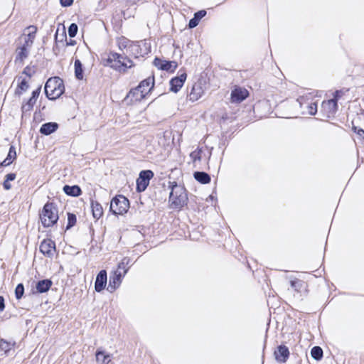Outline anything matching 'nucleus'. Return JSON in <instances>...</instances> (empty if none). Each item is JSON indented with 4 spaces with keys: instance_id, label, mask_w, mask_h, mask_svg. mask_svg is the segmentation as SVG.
<instances>
[{
    "instance_id": "nucleus-51",
    "label": "nucleus",
    "mask_w": 364,
    "mask_h": 364,
    "mask_svg": "<svg viewBox=\"0 0 364 364\" xmlns=\"http://www.w3.org/2000/svg\"><path fill=\"white\" fill-rule=\"evenodd\" d=\"M75 41H70V43H67V44H68V45H74V44H75Z\"/></svg>"
},
{
    "instance_id": "nucleus-2",
    "label": "nucleus",
    "mask_w": 364,
    "mask_h": 364,
    "mask_svg": "<svg viewBox=\"0 0 364 364\" xmlns=\"http://www.w3.org/2000/svg\"><path fill=\"white\" fill-rule=\"evenodd\" d=\"M171 191L169 195L171 207L175 209H181L187 203L188 196L185 188L178 185L176 182H169Z\"/></svg>"
},
{
    "instance_id": "nucleus-5",
    "label": "nucleus",
    "mask_w": 364,
    "mask_h": 364,
    "mask_svg": "<svg viewBox=\"0 0 364 364\" xmlns=\"http://www.w3.org/2000/svg\"><path fill=\"white\" fill-rule=\"evenodd\" d=\"M40 218L43 225L46 228L51 227L57 223L58 213L53 203H47L44 205Z\"/></svg>"
},
{
    "instance_id": "nucleus-48",
    "label": "nucleus",
    "mask_w": 364,
    "mask_h": 364,
    "mask_svg": "<svg viewBox=\"0 0 364 364\" xmlns=\"http://www.w3.org/2000/svg\"><path fill=\"white\" fill-rule=\"evenodd\" d=\"M3 186L6 190H9L11 188V185L10 184L9 181L6 179L4 181Z\"/></svg>"
},
{
    "instance_id": "nucleus-1",
    "label": "nucleus",
    "mask_w": 364,
    "mask_h": 364,
    "mask_svg": "<svg viewBox=\"0 0 364 364\" xmlns=\"http://www.w3.org/2000/svg\"><path fill=\"white\" fill-rule=\"evenodd\" d=\"M27 29L31 30L28 34L23 33L18 41V46L16 48L15 63L22 65L30 53V50L36 38L37 28L34 26H30Z\"/></svg>"
},
{
    "instance_id": "nucleus-11",
    "label": "nucleus",
    "mask_w": 364,
    "mask_h": 364,
    "mask_svg": "<svg viewBox=\"0 0 364 364\" xmlns=\"http://www.w3.org/2000/svg\"><path fill=\"white\" fill-rule=\"evenodd\" d=\"M40 251L46 256L51 257L55 251V243L50 239L43 240L40 245Z\"/></svg>"
},
{
    "instance_id": "nucleus-4",
    "label": "nucleus",
    "mask_w": 364,
    "mask_h": 364,
    "mask_svg": "<svg viewBox=\"0 0 364 364\" xmlns=\"http://www.w3.org/2000/svg\"><path fill=\"white\" fill-rule=\"evenodd\" d=\"M63 81L59 77L49 78L45 85V93L49 100H55L64 92Z\"/></svg>"
},
{
    "instance_id": "nucleus-3",
    "label": "nucleus",
    "mask_w": 364,
    "mask_h": 364,
    "mask_svg": "<svg viewBox=\"0 0 364 364\" xmlns=\"http://www.w3.org/2000/svg\"><path fill=\"white\" fill-rule=\"evenodd\" d=\"M105 65L109 66L118 71L122 70L125 72L127 68H131L134 66V64L129 58L122 54L110 53L107 59Z\"/></svg>"
},
{
    "instance_id": "nucleus-16",
    "label": "nucleus",
    "mask_w": 364,
    "mask_h": 364,
    "mask_svg": "<svg viewBox=\"0 0 364 364\" xmlns=\"http://www.w3.org/2000/svg\"><path fill=\"white\" fill-rule=\"evenodd\" d=\"M146 93L143 91L139 86L136 87L132 89L127 95V99H130V101L138 102L141 101L143 98L145 97Z\"/></svg>"
},
{
    "instance_id": "nucleus-19",
    "label": "nucleus",
    "mask_w": 364,
    "mask_h": 364,
    "mask_svg": "<svg viewBox=\"0 0 364 364\" xmlns=\"http://www.w3.org/2000/svg\"><path fill=\"white\" fill-rule=\"evenodd\" d=\"M58 127V124L55 122H47L41 126L40 132L44 135H49L55 132Z\"/></svg>"
},
{
    "instance_id": "nucleus-23",
    "label": "nucleus",
    "mask_w": 364,
    "mask_h": 364,
    "mask_svg": "<svg viewBox=\"0 0 364 364\" xmlns=\"http://www.w3.org/2000/svg\"><path fill=\"white\" fill-rule=\"evenodd\" d=\"M63 191L67 195L75 197L79 196L82 193L80 188L76 185L72 186L65 185L63 187Z\"/></svg>"
},
{
    "instance_id": "nucleus-14",
    "label": "nucleus",
    "mask_w": 364,
    "mask_h": 364,
    "mask_svg": "<svg viewBox=\"0 0 364 364\" xmlns=\"http://www.w3.org/2000/svg\"><path fill=\"white\" fill-rule=\"evenodd\" d=\"M107 275L105 270H101L97 275L95 282V289L97 292L102 291L107 284Z\"/></svg>"
},
{
    "instance_id": "nucleus-30",
    "label": "nucleus",
    "mask_w": 364,
    "mask_h": 364,
    "mask_svg": "<svg viewBox=\"0 0 364 364\" xmlns=\"http://www.w3.org/2000/svg\"><path fill=\"white\" fill-rule=\"evenodd\" d=\"M15 345V343L7 341L4 339L0 341V349L4 351L6 353L11 350Z\"/></svg>"
},
{
    "instance_id": "nucleus-8",
    "label": "nucleus",
    "mask_w": 364,
    "mask_h": 364,
    "mask_svg": "<svg viewBox=\"0 0 364 364\" xmlns=\"http://www.w3.org/2000/svg\"><path fill=\"white\" fill-rule=\"evenodd\" d=\"M124 275L121 270H116L111 274L107 290L111 293L114 291L120 286Z\"/></svg>"
},
{
    "instance_id": "nucleus-25",
    "label": "nucleus",
    "mask_w": 364,
    "mask_h": 364,
    "mask_svg": "<svg viewBox=\"0 0 364 364\" xmlns=\"http://www.w3.org/2000/svg\"><path fill=\"white\" fill-rule=\"evenodd\" d=\"M18 81H19V82L15 91V94L20 96L23 92H26L28 89L29 85L26 80L23 79L21 77L18 78Z\"/></svg>"
},
{
    "instance_id": "nucleus-32",
    "label": "nucleus",
    "mask_w": 364,
    "mask_h": 364,
    "mask_svg": "<svg viewBox=\"0 0 364 364\" xmlns=\"http://www.w3.org/2000/svg\"><path fill=\"white\" fill-rule=\"evenodd\" d=\"M36 100H33V99L30 98L28 102L22 105L21 109L23 113H26L27 112H30L36 103Z\"/></svg>"
},
{
    "instance_id": "nucleus-49",
    "label": "nucleus",
    "mask_w": 364,
    "mask_h": 364,
    "mask_svg": "<svg viewBox=\"0 0 364 364\" xmlns=\"http://www.w3.org/2000/svg\"><path fill=\"white\" fill-rule=\"evenodd\" d=\"M31 68L27 66L24 68L23 73L28 75V77H31V73H30Z\"/></svg>"
},
{
    "instance_id": "nucleus-35",
    "label": "nucleus",
    "mask_w": 364,
    "mask_h": 364,
    "mask_svg": "<svg viewBox=\"0 0 364 364\" xmlns=\"http://www.w3.org/2000/svg\"><path fill=\"white\" fill-rule=\"evenodd\" d=\"M77 221L76 215L73 213H69L68 214V225L66 229H70L73 227Z\"/></svg>"
},
{
    "instance_id": "nucleus-31",
    "label": "nucleus",
    "mask_w": 364,
    "mask_h": 364,
    "mask_svg": "<svg viewBox=\"0 0 364 364\" xmlns=\"http://www.w3.org/2000/svg\"><path fill=\"white\" fill-rule=\"evenodd\" d=\"M128 39L126 38L122 37L118 40V46L120 50H123L124 48L127 50V53L128 52V48L130 44H132Z\"/></svg>"
},
{
    "instance_id": "nucleus-21",
    "label": "nucleus",
    "mask_w": 364,
    "mask_h": 364,
    "mask_svg": "<svg viewBox=\"0 0 364 364\" xmlns=\"http://www.w3.org/2000/svg\"><path fill=\"white\" fill-rule=\"evenodd\" d=\"M97 362H101L103 364H108L111 361V355L105 354V352L101 349H97L95 353Z\"/></svg>"
},
{
    "instance_id": "nucleus-34",
    "label": "nucleus",
    "mask_w": 364,
    "mask_h": 364,
    "mask_svg": "<svg viewBox=\"0 0 364 364\" xmlns=\"http://www.w3.org/2000/svg\"><path fill=\"white\" fill-rule=\"evenodd\" d=\"M201 153H202V149L200 148H198L190 154V157L193 162H196V161H200Z\"/></svg>"
},
{
    "instance_id": "nucleus-9",
    "label": "nucleus",
    "mask_w": 364,
    "mask_h": 364,
    "mask_svg": "<svg viewBox=\"0 0 364 364\" xmlns=\"http://www.w3.org/2000/svg\"><path fill=\"white\" fill-rule=\"evenodd\" d=\"M154 64L159 69L173 73L178 67L176 61L163 60L160 58H156L154 60Z\"/></svg>"
},
{
    "instance_id": "nucleus-38",
    "label": "nucleus",
    "mask_w": 364,
    "mask_h": 364,
    "mask_svg": "<svg viewBox=\"0 0 364 364\" xmlns=\"http://www.w3.org/2000/svg\"><path fill=\"white\" fill-rule=\"evenodd\" d=\"M16 158V149L14 146H11L6 159H7V160L11 161V162H12L13 160H14Z\"/></svg>"
},
{
    "instance_id": "nucleus-46",
    "label": "nucleus",
    "mask_w": 364,
    "mask_h": 364,
    "mask_svg": "<svg viewBox=\"0 0 364 364\" xmlns=\"http://www.w3.org/2000/svg\"><path fill=\"white\" fill-rule=\"evenodd\" d=\"M16 178V174L14 173H8L6 176V180L9 181H14L15 180Z\"/></svg>"
},
{
    "instance_id": "nucleus-20",
    "label": "nucleus",
    "mask_w": 364,
    "mask_h": 364,
    "mask_svg": "<svg viewBox=\"0 0 364 364\" xmlns=\"http://www.w3.org/2000/svg\"><path fill=\"white\" fill-rule=\"evenodd\" d=\"M203 90L199 84L193 85L189 94L190 100L194 102L198 100L203 95Z\"/></svg>"
},
{
    "instance_id": "nucleus-43",
    "label": "nucleus",
    "mask_w": 364,
    "mask_h": 364,
    "mask_svg": "<svg viewBox=\"0 0 364 364\" xmlns=\"http://www.w3.org/2000/svg\"><path fill=\"white\" fill-rule=\"evenodd\" d=\"M60 4L63 7H68L73 4V0H60Z\"/></svg>"
},
{
    "instance_id": "nucleus-28",
    "label": "nucleus",
    "mask_w": 364,
    "mask_h": 364,
    "mask_svg": "<svg viewBox=\"0 0 364 364\" xmlns=\"http://www.w3.org/2000/svg\"><path fill=\"white\" fill-rule=\"evenodd\" d=\"M312 358L316 360H320L323 358V350L319 346H314L311 350Z\"/></svg>"
},
{
    "instance_id": "nucleus-45",
    "label": "nucleus",
    "mask_w": 364,
    "mask_h": 364,
    "mask_svg": "<svg viewBox=\"0 0 364 364\" xmlns=\"http://www.w3.org/2000/svg\"><path fill=\"white\" fill-rule=\"evenodd\" d=\"M342 95H343L342 90H336L334 92L333 98V99H336V102H337L338 99L341 97Z\"/></svg>"
},
{
    "instance_id": "nucleus-7",
    "label": "nucleus",
    "mask_w": 364,
    "mask_h": 364,
    "mask_svg": "<svg viewBox=\"0 0 364 364\" xmlns=\"http://www.w3.org/2000/svg\"><path fill=\"white\" fill-rule=\"evenodd\" d=\"M154 176V173L151 170L141 171L136 180V190L138 192H143L149 184V181Z\"/></svg>"
},
{
    "instance_id": "nucleus-22",
    "label": "nucleus",
    "mask_w": 364,
    "mask_h": 364,
    "mask_svg": "<svg viewBox=\"0 0 364 364\" xmlns=\"http://www.w3.org/2000/svg\"><path fill=\"white\" fill-rule=\"evenodd\" d=\"M194 178L202 184H207L210 181V176L203 171H196L193 174Z\"/></svg>"
},
{
    "instance_id": "nucleus-36",
    "label": "nucleus",
    "mask_w": 364,
    "mask_h": 364,
    "mask_svg": "<svg viewBox=\"0 0 364 364\" xmlns=\"http://www.w3.org/2000/svg\"><path fill=\"white\" fill-rule=\"evenodd\" d=\"M78 27L76 23H73L68 27V33L70 38H74L77 33Z\"/></svg>"
},
{
    "instance_id": "nucleus-27",
    "label": "nucleus",
    "mask_w": 364,
    "mask_h": 364,
    "mask_svg": "<svg viewBox=\"0 0 364 364\" xmlns=\"http://www.w3.org/2000/svg\"><path fill=\"white\" fill-rule=\"evenodd\" d=\"M131 259L129 257H124L121 262L118 264V268L117 270H121L122 273L126 274L129 267L127 266L130 264Z\"/></svg>"
},
{
    "instance_id": "nucleus-15",
    "label": "nucleus",
    "mask_w": 364,
    "mask_h": 364,
    "mask_svg": "<svg viewBox=\"0 0 364 364\" xmlns=\"http://www.w3.org/2000/svg\"><path fill=\"white\" fill-rule=\"evenodd\" d=\"M274 355L277 361L285 363L289 356V348L284 345L279 346L277 350L274 351Z\"/></svg>"
},
{
    "instance_id": "nucleus-29",
    "label": "nucleus",
    "mask_w": 364,
    "mask_h": 364,
    "mask_svg": "<svg viewBox=\"0 0 364 364\" xmlns=\"http://www.w3.org/2000/svg\"><path fill=\"white\" fill-rule=\"evenodd\" d=\"M128 52L127 53L131 56H134L135 58H137L139 57V55L140 54L139 50L140 48L138 45L132 43L129 46L128 48Z\"/></svg>"
},
{
    "instance_id": "nucleus-47",
    "label": "nucleus",
    "mask_w": 364,
    "mask_h": 364,
    "mask_svg": "<svg viewBox=\"0 0 364 364\" xmlns=\"http://www.w3.org/2000/svg\"><path fill=\"white\" fill-rule=\"evenodd\" d=\"M4 308V298L2 296H0V311H3Z\"/></svg>"
},
{
    "instance_id": "nucleus-26",
    "label": "nucleus",
    "mask_w": 364,
    "mask_h": 364,
    "mask_svg": "<svg viewBox=\"0 0 364 364\" xmlns=\"http://www.w3.org/2000/svg\"><path fill=\"white\" fill-rule=\"evenodd\" d=\"M75 66V75L77 79L82 80L83 78L82 65L80 60L76 59L74 63Z\"/></svg>"
},
{
    "instance_id": "nucleus-44",
    "label": "nucleus",
    "mask_w": 364,
    "mask_h": 364,
    "mask_svg": "<svg viewBox=\"0 0 364 364\" xmlns=\"http://www.w3.org/2000/svg\"><path fill=\"white\" fill-rule=\"evenodd\" d=\"M41 92V87L37 88L36 90H33L32 92V96L31 98L33 99V100H36L38 97Z\"/></svg>"
},
{
    "instance_id": "nucleus-37",
    "label": "nucleus",
    "mask_w": 364,
    "mask_h": 364,
    "mask_svg": "<svg viewBox=\"0 0 364 364\" xmlns=\"http://www.w3.org/2000/svg\"><path fill=\"white\" fill-rule=\"evenodd\" d=\"M24 293V287L22 284H18L15 289V296L17 299H20Z\"/></svg>"
},
{
    "instance_id": "nucleus-50",
    "label": "nucleus",
    "mask_w": 364,
    "mask_h": 364,
    "mask_svg": "<svg viewBox=\"0 0 364 364\" xmlns=\"http://www.w3.org/2000/svg\"><path fill=\"white\" fill-rule=\"evenodd\" d=\"M11 161H9V160H7V159L6 158L1 163V166H7L9 165H10L11 164Z\"/></svg>"
},
{
    "instance_id": "nucleus-18",
    "label": "nucleus",
    "mask_w": 364,
    "mask_h": 364,
    "mask_svg": "<svg viewBox=\"0 0 364 364\" xmlns=\"http://www.w3.org/2000/svg\"><path fill=\"white\" fill-rule=\"evenodd\" d=\"M52 284V281L48 279L40 280L36 284V291L38 293L46 292L51 287Z\"/></svg>"
},
{
    "instance_id": "nucleus-6",
    "label": "nucleus",
    "mask_w": 364,
    "mask_h": 364,
    "mask_svg": "<svg viewBox=\"0 0 364 364\" xmlns=\"http://www.w3.org/2000/svg\"><path fill=\"white\" fill-rule=\"evenodd\" d=\"M129 208L128 199L119 195L112 198L110 203V211L114 215H122L127 212Z\"/></svg>"
},
{
    "instance_id": "nucleus-17",
    "label": "nucleus",
    "mask_w": 364,
    "mask_h": 364,
    "mask_svg": "<svg viewBox=\"0 0 364 364\" xmlns=\"http://www.w3.org/2000/svg\"><path fill=\"white\" fill-rule=\"evenodd\" d=\"M154 77L150 76L146 79L142 80L139 87L141 88L146 94H148L154 87Z\"/></svg>"
},
{
    "instance_id": "nucleus-10",
    "label": "nucleus",
    "mask_w": 364,
    "mask_h": 364,
    "mask_svg": "<svg viewBox=\"0 0 364 364\" xmlns=\"http://www.w3.org/2000/svg\"><path fill=\"white\" fill-rule=\"evenodd\" d=\"M249 95L248 91L243 87H236L231 92V102L233 103H240L245 100Z\"/></svg>"
},
{
    "instance_id": "nucleus-40",
    "label": "nucleus",
    "mask_w": 364,
    "mask_h": 364,
    "mask_svg": "<svg viewBox=\"0 0 364 364\" xmlns=\"http://www.w3.org/2000/svg\"><path fill=\"white\" fill-rule=\"evenodd\" d=\"M309 113L311 115L316 114L317 112V105L316 103H311L308 106Z\"/></svg>"
},
{
    "instance_id": "nucleus-42",
    "label": "nucleus",
    "mask_w": 364,
    "mask_h": 364,
    "mask_svg": "<svg viewBox=\"0 0 364 364\" xmlns=\"http://www.w3.org/2000/svg\"><path fill=\"white\" fill-rule=\"evenodd\" d=\"M206 15V11L205 10H200L198 12L195 13L194 16L200 21L203 17H204Z\"/></svg>"
},
{
    "instance_id": "nucleus-41",
    "label": "nucleus",
    "mask_w": 364,
    "mask_h": 364,
    "mask_svg": "<svg viewBox=\"0 0 364 364\" xmlns=\"http://www.w3.org/2000/svg\"><path fill=\"white\" fill-rule=\"evenodd\" d=\"M199 21L194 16L189 21L188 27L190 28H193L198 25Z\"/></svg>"
},
{
    "instance_id": "nucleus-12",
    "label": "nucleus",
    "mask_w": 364,
    "mask_h": 364,
    "mask_svg": "<svg viewBox=\"0 0 364 364\" xmlns=\"http://www.w3.org/2000/svg\"><path fill=\"white\" fill-rule=\"evenodd\" d=\"M322 110L327 117H330L333 115L338 109V104L336 99H331L323 102L321 105Z\"/></svg>"
},
{
    "instance_id": "nucleus-39",
    "label": "nucleus",
    "mask_w": 364,
    "mask_h": 364,
    "mask_svg": "<svg viewBox=\"0 0 364 364\" xmlns=\"http://www.w3.org/2000/svg\"><path fill=\"white\" fill-rule=\"evenodd\" d=\"M353 131L358 134L359 138L364 141V129L353 126L352 128Z\"/></svg>"
},
{
    "instance_id": "nucleus-13",
    "label": "nucleus",
    "mask_w": 364,
    "mask_h": 364,
    "mask_svg": "<svg viewBox=\"0 0 364 364\" xmlns=\"http://www.w3.org/2000/svg\"><path fill=\"white\" fill-rule=\"evenodd\" d=\"M187 75L185 72L180 74L179 76L175 77L170 80V90L177 92L183 85L186 80Z\"/></svg>"
},
{
    "instance_id": "nucleus-24",
    "label": "nucleus",
    "mask_w": 364,
    "mask_h": 364,
    "mask_svg": "<svg viewBox=\"0 0 364 364\" xmlns=\"http://www.w3.org/2000/svg\"><path fill=\"white\" fill-rule=\"evenodd\" d=\"M91 208L93 217L96 219H99L103 214V209L101 204L97 201L92 200Z\"/></svg>"
},
{
    "instance_id": "nucleus-33",
    "label": "nucleus",
    "mask_w": 364,
    "mask_h": 364,
    "mask_svg": "<svg viewBox=\"0 0 364 364\" xmlns=\"http://www.w3.org/2000/svg\"><path fill=\"white\" fill-rule=\"evenodd\" d=\"M303 281L299 279H294L290 280V284L292 289H294L296 291H299L301 287H303Z\"/></svg>"
}]
</instances>
